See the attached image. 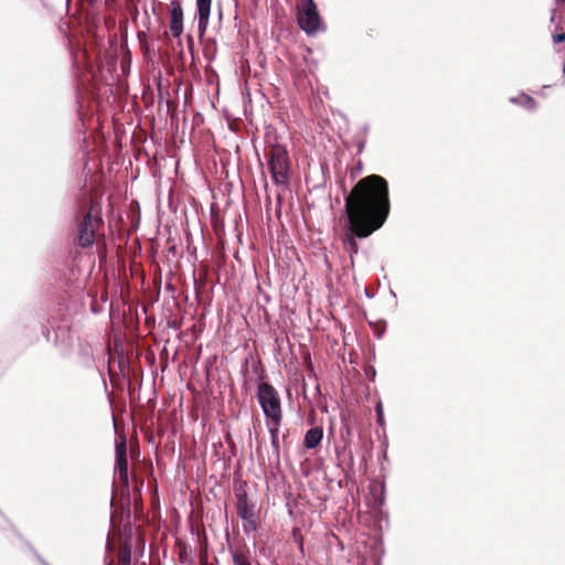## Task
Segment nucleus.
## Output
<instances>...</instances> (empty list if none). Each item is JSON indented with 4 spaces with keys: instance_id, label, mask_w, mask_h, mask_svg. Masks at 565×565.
Masks as SVG:
<instances>
[{
    "instance_id": "obj_1",
    "label": "nucleus",
    "mask_w": 565,
    "mask_h": 565,
    "mask_svg": "<svg viewBox=\"0 0 565 565\" xmlns=\"http://www.w3.org/2000/svg\"><path fill=\"white\" fill-rule=\"evenodd\" d=\"M348 225L342 238L351 263L359 252L356 237L364 238L379 230L390 213L388 185L384 178L372 174L361 179L345 198Z\"/></svg>"
},
{
    "instance_id": "obj_2",
    "label": "nucleus",
    "mask_w": 565,
    "mask_h": 565,
    "mask_svg": "<svg viewBox=\"0 0 565 565\" xmlns=\"http://www.w3.org/2000/svg\"><path fill=\"white\" fill-rule=\"evenodd\" d=\"M268 169L276 185L287 188L290 182L291 163L285 146L275 143L268 152Z\"/></svg>"
},
{
    "instance_id": "obj_3",
    "label": "nucleus",
    "mask_w": 565,
    "mask_h": 565,
    "mask_svg": "<svg viewBox=\"0 0 565 565\" xmlns=\"http://www.w3.org/2000/svg\"><path fill=\"white\" fill-rule=\"evenodd\" d=\"M257 401L266 420H282L280 396L271 384L267 382L258 384Z\"/></svg>"
},
{
    "instance_id": "obj_4",
    "label": "nucleus",
    "mask_w": 565,
    "mask_h": 565,
    "mask_svg": "<svg viewBox=\"0 0 565 565\" xmlns=\"http://www.w3.org/2000/svg\"><path fill=\"white\" fill-rule=\"evenodd\" d=\"M297 21L307 34L317 33L321 28V19L313 0H300L297 6Z\"/></svg>"
},
{
    "instance_id": "obj_5",
    "label": "nucleus",
    "mask_w": 565,
    "mask_h": 565,
    "mask_svg": "<svg viewBox=\"0 0 565 565\" xmlns=\"http://www.w3.org/2000/svg\"><path fill=\"white\" fill-rule=\"evenodd\" d=\"M102 218L97 215H93V212L88 211L83 221L78 223L76 242L82 248L93 246L95 242V232L100 224Z\"/></svg>"
},
{
    "instance_id": "obj_6",
    "label": "nucleus",
    "mask_w": 565,
    "mask_h": 565,
    "mask_svg": "<svg viewBox=\"0 0 565 565\" xmlns=\"http://www.w3.org/2000/svg\"><path fill=\"white\" fill-rule=\"evenodd\" d=\"M116 465L115 470L118 473V479L124 487L129 486L128 477V460H127V441L125 437L116 440L115 447Z\"/></svg>"
},
{
    "instance_id": "obj_7",
    "label": "nucleus",
    "mask_w": 565,
    "mask_h": 565,
    "mask_svg": "<svg viewBox=\"0 0 565 565\" xmlns=\"http://www.w3.org/2000/svg\"><path fill=\"white\" fill-rule=\"evenodd\" d=\"M169 29L174 38H180L183 32V9L178 0L169 6Z\"/></svg>"
},
{
    "instance_id": "obj_8",
    "label": "nucleus",
    "mask_w": 565,
    "mask_h": 565,
    "mask_svg": "<svg viewBox=\"0 0 565 565\" xmlns=\"http://www.w3.org/2000/svg\"><path fill=\"white\" fill-rule=\"evenodd\" d=\"M236 510L237 515L243 519H250L255 516V503L248 499L246 491L237 490L236 493Z\"/></svg>"
},
{
    "instance_id": "obj_9",
    "label": "nucleus",
    "mask_w": 565,
    "mask_h": 565,
    "mask_svg": "<svg viewBox=\"0 0 565 565\" xmlns=\"http://www.w3.org/2000/svg\"><path fill=\"white\" fill-rule=\"evenodd\" d=\"M199 34L202 36L207 29L212 0H195Z\"/></svg>"
},
{
    "instance_id": "obj_10",
    "label": "nucleus",
    "mask_w": 565,
    "mask_h": 565,
    "mask_svg": "<svg viewBox=\"0 0 565 565\" xmlns=\"http://www.w3.org/2000/svg\"><path fill=\"white\" fill-rule=\"evenodd\" d=\"M282 420H266V427L270 436V446L273 454L279 459L280 447H279V429Z\"/></svg>"
},
{
    "instance_id": "obj_11",
    "label": "nucleus",
    "mask_w": 565,
    "mask_h": 565,
    "mask_svg": "<svg viewBox=\"0 0 565 565\" xmlns=\"http://www.w3.org/2000/svg\"><path fill=\"white\" fill-rule=\"evenodd\" d=\"M323 438V429L321 427H312L305 434L303 446L306 449L317 448Z\"/></svg>"
},
{
    "instance_id": "obj_12",
    "label": "nucleus",
    "mask_w": 565,
    "mask_h": 565,
    "mask_svg": "<svg viewBox=\"0 0 565 565\" xmlns=\"http://www.w3.org/2000/svg\"><path fill=\"white\" fill-rule=\"evenodd\" d=\"M510 102L514 103V104H519L522 107L530 109V110L535 108V100L531 96L525 95V94H522L519 97H512V98H510Z\"/></svg>"
},
{
    "instance_id": "obj_13",
    "label": "nucleus",
    "mask_w": 565,
    "mask_h": 565,
    "mask_svg": "<svg viewBox=\"0 0 565 565\" xmlns=\"http://www.w3.org/2000/svg\"><path fill=\"white\" fill-rule=\"evenodd\" d=\"M231 554L234 565H252L249 558L244 553L232 551Z\"/></svg>"
},
{
    "instance_id": "obj_14",
    "label": "nucleus",
    "mask_w": 565,
    "mask_h": 565,
    "mask_svg": "<svg viewBox=\"0 0 565 565\" xmlns=\"http://www.w3.org/2000/svg\"><path fill=\"white\" fill-rule=\"evenodd\" d=\"M243 521H244L243 527L246 533L256 531V529H257L256 515L252 516L250 519H243Z\"/></svg>"
},
{
    "instance_id": "obj_15",
    "label": "nucleus",
    "mask_w": 565,
    "mask_h": 565,
    "mask_svg": "<svg viewBox=\"0 0 565 565\" xmlns=\"http://www.w3.org/2000/svg\"><path fill=\"white\" fill-rule=\"evenodd\" d=\"M375 411H376V416H377V423H379V425L382 426L384 423V415H383V406H382L381 402L377 403Z\"/></svg>"
},
{
    "instance_id": "obj_16",
    "label": "nucleus",
    "mask_w": 565,
    "mask_h": 565,
    "mask_svg": "<svg viewBox=\"0 0 565 565\" xmlns=\"http://www.w3.org/2000/svg\"><path fill=\"white\" fill-rule=\"evenodd\" d=\"M119 565H130V552L125 551L121 553L119 558Z\"/></svg>"
},
{
    "instance_id": "obj_17",
    "label": "nucleus",
    "mask_w": 565,
    "mask_h": 565,
    "mask_svg": "<svg viewBox=\"0 0 565 565\" xmlns=\"http://www.w3.org/2000/svg\"><path fill=\"white\" fill-rule=\"evenodd\" d=\"M564 41H565V33L564 32L553 34V42L554 43H561V42H564Z\"/></svg>"
},
{
    "instance_id": "obj_18",
    "label": "nucleus",
    "mask_w": 565,
    "mask_h": 565,
    "mask_svg": "<svg viewBox=\"0 0 565 565\" xmlns=\"http://www.w3.org/2000/svg\"><path fill=\"white\" fill-rule=\"evenodd\" d=\"M557 4H565V0H555Z\"/></svg>"
},
{
    "instance_id": "obj_19",
    "label": "nucleus",
    "mask_w": 565,
    "mask_h": 565,
    "mask_svg": "<svg viewBox=\"0 0 565 565\" xmlns=\"http://www.w3.org/2000/svg\"><path fill=\"white\" fill-rule=\"evenodd\" d=\"M89 2H95L96 0H88Z\"/></svg>"
}]
</instances>
